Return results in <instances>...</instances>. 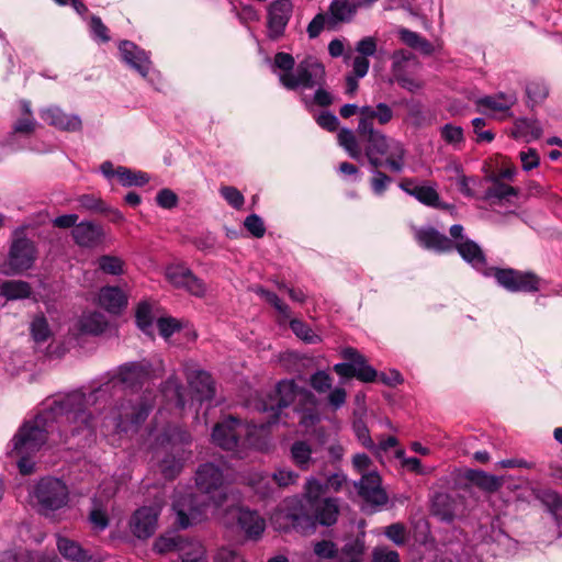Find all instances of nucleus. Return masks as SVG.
Segmentation results:
<instances>
[{
  "label": "nucleus",
  "mask_w": 562,
  "mask_h": 562,
  "mask_svg": "<svg viewBox=\"0 0 562 562\" xmlns=\"http://www.w3.org/2000/svg\"><path fill=\"white\" fill-rule=\"evenodd\" d=\"M165 479L173 480L182 470V459L173 454H167L159 464Z\"/></svg>",
  "instance_id": "nucleus-46"
},
{
  "label": "nucleus",
  "mask_w": 562,
  "mask_h": 562,
  "mask_svg": "<svg viewBox=\"0 0 562 562\" xmlns=\"http://www.w3.org/2000/svg\"><path fill=\"white\" fill-rule=\"evenodd\" d=\"M153 409V404L139 397L136 402L131 398H122L111 411L106 417L115 432H127L137 430L138 427L147 419Z\"/></svg>",
  "instance_id": "nucleus-6"
},
{
  "label": "nucleus",
  "mask_w": 562,
  "mask_h": 562,
  "mask_svg": "<svg viewBox=\"0 0 562 562\" xmlns=\"http://www.w3.org/2000/svg\"><path fill=\"white\" fill-rule=\"evenodd\" d=\"M272 481L281 488L295 485L300 479V474L288 468H278L271 475Z\"/></svg>",
  "instance_id": "nucleus-50"
},
{
  "label": "nucleus",
  "mask_w": 562,
  "mask_h": 562,
  "mask_svg": "<svg viewBox=\"0 0 562 562\" xmlns=\"http://www.w3.org/2000/svg\"><path fill=\"white\" fill-rule=\"evenodd\" d=\"M372 168L373 176L370 179V188L375 195L382 196L387 190L389 184L392 183L393 179L387 173L381 171L380 168Z\"/></svg>",
  "instance_id": "nucleus-47"
},
{
  "label": "nucleus",
  "mask_w": 562,
  "mask_h": 562,
  "mask_svg": "<svg viewBox=\"0 0 562 562\" xmlns=\"http://www.w3.org/2000/svg\"><path fill=\"white\" fill-rule=\"evenodd\" d=\"M182 562H207L205 549L200 541L193 542L191 547L181 557Z\"/></svg>",
  "instance_id": "nucleus-62"
},
{
  "label": "nucleus",
  "mask_w": 562,
  "mask_h": 562,
  "mask_svg": "<svg viewBox=\"0 0 562 562\" xmlns=\"http://www.w3.org/2000/svg\"><path fill=\"white\" fill-rule=\"evenodd\" d=\"M75 243L83 248H95L102 244L104 232L101 225L89 221L78 223L71 231Z\"/></svg>",
  "instance_id": "nucleus-23"
},
{
  "label": "nucleus",
  "mask_w": 562,
  "mask_h": 562,
  "mask_svg": "<svg viewBox=\"0 0 562 562\" xmlns=\"http://www.w3.org/2000/svg\"><path fill=\"white\" fill-rule=\"evenodd\" d=\"M250 428L241 419L228 416L215 424L212 441L220 448L240 457L241 450L249 445Z\"/></svg>",
  "instance_id": "nucleus-8"
},
{
  "label": "nucleus",
  "mask_w": 562,
  "mask_h": 562,
  "mask_svg": "<svg viewBox=\"0 0 562 562\" xmlns=\"http://www.w3.org/2000/svg\"><path fill=\"white\" fill-rule=\"evenodd\" d=\"M41 117L45 123L60 131L78 132L82 128V122L78 115L67 114L58 106L42 110Z\"/></svg>",
  "instance_id": "nucleus-22"
},
{
  "label": "nucleus",
  "mask_w": 562,
  "mask_h": 562,
  "mask_svg": "<svg viewBox=\"0 0 562 562\" xmlns=\"http://www.w3.org/2000/svg\"><path fill=\"white\" fill-rule=\"evenodd\" d=\"M292 2L290 0H276L268 8V37L272 41L283 36L285 27L292 14Z\"/></svg>",
  "instance_id": "nucleus-16"
},
{
  "label": "nucleus",
  "mask_w": 562,
  "mask_h": 562,
  "mask_svg": "<svg viewBox=\"0 0 562 562\" xmlns=\"http://www.w3.org/2000/svg\"><path fill=\"white\" fill-rule=\"evenodd\" d=\"M214 562H245V560L235 549L223 547L217 550Z\"/></svg>",
  "instance_id": "nucleus-64"
},
{
  "label": "nucleus",
  "mask_w": 562,
  "mask_h": 562,
  "mask_svg": "<svg viewBox=\"0 0 562 562\" xmlns=\"http://www.w3.org/2000/svg\"><path fill=\"white\" fill-rule=\"evenodd\" d=\"M492 180H493V186L490 187L485 191L484 198L486 200H490V199L503 200V199H508L509 196H516L518 194L517 189H515L514 187L499 181V179H497L495 177H493Z\"/></svg>",
  "instance_id": "nucleus-45"
},
{
  "label": "nucleus",
  "mask_w": 562,
  "mask_h": 562,
  "mask_svg": "<svg viewBox=\"0 0 562 562\" xmlns=\"http://www.w3.org/2000/svg\"><path fill=\"white\" fill-rule=\"evenodd\" d=\"M33 495L41 507V512L46 514L66 505L68 487L61 480L47 476L37 482Z\"/></svg>",
  "instance_id": "nucleus-13"
},
{
  "label": "nucleus",
  "mask_w": 562,
  "mask_h": 562,
  "mask_svg": "<svg viewBox=\"0 0 562 562\" xmlns=\"http://www.w3.org/2000/svg\"><path fill=\"white\" fill-rule=\"evenodd\" d=\"M382 480L376 471L363 473L360 481L355 483L359 496L371 505L383 506L389 497L382 488Z\"/></svg>",
  "instance_id": "nucleus-17"
},
{
  "label": "nucleus",
  "mask_w": 562,
  "mask_h": 562,
  "mask_svg": "<svg viewBox=\"0 0 562 562\" xmlns=\"http://www.w3.org/2000/svg\"><path fill=\"white\" fill-rule=\"evenodd\" d=\"M535 497L540 501L554 517L559 532L562 536V497L551 488H539L533 492Z\"/></svg>",
  "instance_id": "nucleus-32"
},
{
  "label": "nucleus",
  "mask_w": 562,
  "mask_h": 562,
  "mask_svg": "<svg viewBox=\"0 0 562 562\" xmlns=\"http://www.w3.org/2000/svg\"><path fill=\"white\" fill-rule=\"evenodd\" d=\"M341 357L346 362H339L334 366V371L342 379L356 378L363 383L374 382L378 371L368 363V360L356 348L347 347L342 349Z\"/></svg>",
  "instance_id": "nucleus-11"
},
{
  "label": "nucleus",
  "mask_w": 562,
  "mask_h": 562,
  "mask_svg": "<svg viewBox=\"0 0 562 562\" xmlns=\"http://www.w3.org/2000/svg\"><path fill=\"white\" fill-rule=\"evenodd\" d=\"M67 441L68 432L56 425V415L49 398H46L38 413L19 427L11 445L13 453L35 454L47 442L58 445Z\"/></svg>",
  "instance_id": "nucleus-3"
},
{
  "label": "nucleus",
  "mask_w": 562,
  "mask_h": 562,
  "mask_svg": "<svg viewBox=\"0 0 562 562\" xmlns=\"http://www.w3.org/2000/svg\"><path fill=\"white\" fill-rule=\"evenodd\" d=\"M159 515L158 506H143L135 510L130 521L132 533L138 539L151 537L156 531Z\"/></svg>",
  "instance_id": "nucleus-19"
},
{
  "label": "nucleus",
  "mask_w": 562,
  "mask_h": 562,
  "mask_svg": "<svg viewBox=\"0 0 562 562\" xmlns=\"http://www.w3.org/2000/svg\"><path fill=\"white\" fill-rule=\"evenodd\" d=\"M151 363L147 360L126 362L119 367L115 376L94 389L90 397L97 401L100 395L111 392L119 384L128 389L142 387L151 378Z\"/></svg>",
  "instance_id": "nucleus-7"
},
{
  "label": "nucleus",
  "mask_w": 562,
  "mask_h": 562,
  "mask_svg": "<svg viewBox=\"0 0 562 562\" xmlns=\"http://www.w3.org/2000/svg\"><path fill=\"white\" fill-rule=\"evenodd\" d=\"M187 380L199 402L211 401L215 394V385L211 374L204 370H193L187 373Z\"/></svg>",
  "instance_id": "nucleus-24"
},
{
  "label": "nucleus",
  "mask_w": 562,
  "mask_h": 562,
  "mask_svg": "<svg viewBox=\"0 0 562 562\" xmlns=\"http://www.w3.org/2000/svg\"><path fill=\"white\" fill-rule=\"evenodd\" d=\"M454 249L461 258L477 272L482 273L484 277H492V271H494L496 267L487 266L484 251L474 240L465 238L462 241H456Z\"/></svg>",
  "instance_id": "nucleus-21"
},
{
  "label": "nucleus",
  "mask_w": 562,
  "mask_h": 562,
  "mask_svg": "<svg viewBox=\"0 0 562 562\" xmlns=\"http://www.w3.org/2000/svg\"><path fill=\"white\" fill-rule=\"evenodd\" d=\"M339 515V499L325 497L308 507L297 496L284 499L281 508L276 515L281 520V528L285 531L292 529L297 532L310 535L316 530L318 525L330 527L337 522Z\"/></svg>",
  "instance_id": "nucleus-2"
},
{
  "label": "nucleus",
  "mask_w": 562,
  "mask_h": 562,
  "mask_svg": "<svg viewBox=\"0 0 562 562\" xmlns=\"http://www.w3.org/2000/svg\"><path fill=\"white\" fill-rule=\"evenodd\" d=\"M467 479L487 493L497 492L504 484L503 477L488 474L482 470H469L467 472Z\"/></svg>",
  "instance_id": "nucleus-34"
},
{
  "label": "nucleus",
  "mask_w": 562,
  "mask_h": 562,
  "mask_svg": "<svg viewBox=\"0 0 562 562\" xmlns=\"http://www.w3.org/2000/svg\"><path fill=\"white\" fill-rule=\"evenodd\" d=\"M90 31H91L92 37L97 41H100L102 43H108L111 40L110 35H109V29L102 22L101 18H99L97 15H92L90 18Z\"/></svg>",
  "instance_id": "nucleus-57"
},
{
  "label": "nucleus",
  "mask_w": 562,
  "mask_h": 562,
  "mask_svg": "<svg viewBox=\"0 0 562 562\" xmlns=\"http://www.w3.org/2000/svg\"><path fill=\"white\" fill-rule=\"evenodd\" d=\"M515 101L516 98L514 95L498 93L495 95H485L480 98L476 101V104L494 112H505L514 105Z\"/></svg>",
  "instance_id": "nucleus-39"
},
{
  "label": "nucleus",
  "mask_w": 562,
  "mask_h": 562,
  "mask_svg": "<svg viewBox=\"0 0 562 562\" xmlns=\"http://www.w3.org/2000/svg\"><path fill=\"white\" fill-rule=\"evenodd\" d=\"M414 237L417 244L438 254L454 250V241L432 226L415 227Z\"/></svg>",
  "instance_id": "nucleus-20"
},
{
  "label": "nucleus",
  "mask_w": 562,
  "mask_h": 562,
  "mask_svg": "<svg viewBox=\"0 0 562 562\" xmlns=\"http://www.w3.org/2000/svg\"><path fill=\"white\" fill-rule=\"evenodd\" d=\"M244 226L256 238H261L266 234L265 223L257 214L248 215L245 218Z\"/></svg>",
  "instance_id": "nucleus-59"
},
{
  "label": "nucleus",
  "mask_w": 562,
  "mask_h": 562,
  "mask_svg": "<svg viewBox=\"0 0 562 562\" xmlns=\"http://www.w3.org/2000/svg\"><path fill=\"white\" fill-rule=\"evenodd\" d=\"M115 173L123 187H143L149 182V176L146 172L127 167L119 166Z\"/></svg>",
  "instance_id": "nucleus-40"
},
{
  "label": "nucleus",
  "mask_w": 562,
  "mask_h": 562,
  "mask_svg": "<svg viewBox=\"0 0 562 562\" xmlns=\"http://www.w3.org/2000/svg\"><path fill=\"white\" fill-rule=\"evenodd\" d=\"M123 60L135 69L139 75L146 77L150 69V60L145 50L140 49L131 41H122L119 46Z\"/></svg>",
  "instance_id": "nucleus-26"
},
{
  "label": "nucleus",
  "mask_w": 562,
  "mask_h": 562,
  "mask_svg": "<svg viewBox=\"0 0 562 562\" xmlns=\"http://www.w3.org/2000/svg\"><path fill=\"white\" fill-rule=\"evenodd\" d=\"M292 462L302 471H307L313 463L312 448L304 440H296L290 448Z\"/></svg>",
  "instance_id": "nucleus-35"
},
{
  "label": "nucleus",
  "mask_w": 562,
  "mask_h": 562,
  "mask_svg": "<svg viewBox=\"0 0 562 562\" xmlns=\"http://www.w3.org/2000/svg\"><path fill=\"white\" fill-rule=\"evenodd\" d=\"M221 195L236 210H240L245 203L244 195L235 187L225 186L220 189Z\"/></svg>",
  "instance_id": "nucleus-56"
},
{
  "label": "nucleus",
  "mask_w": 562,
  "mask_h": 562,
  "mask_svg": "<svg viewBox=\"0 0 562 562\" xmlns=\"http://www.w3.org/2000/svg\"><path fill=\"white\" fill-rule=\"evenodd\" d=\"M50 407L56 415V425L68 432L70 437L94 431V418L87 411V396L81 390H75L64 395L49 397Z\"/></svg>",
  "instance_id": "nucleus-5"
},
{
  "label": "nucleus",
  "mask_w": 562,
  "mask_h": 562,
  "mask_svg": "<svg viewBox=\"0 0 562 562\" xmlns=\"http://www.w3.org/2000/svg\"><path fill=\"white\" fill-rule=\"evenodd\" d=\"M325 492V484L312 476L305 482L303 495L297 497L306 504V507H308L319 501H323L322 495Z\"/></svg>",
  "instance_id": "nucleus-42"
},
{
  "label": "nucleus",
  "mask_w": 562,
  "mask_h": 562,
  "mask_svg": "<svg viewBox=\"0 0 562 562\" xmlns=\"http://www.w3.org/2000/svg\"><path fill=\"white\" fill-rule=\"evenodd\" d=\"M36 260V247L34 241L26 237H20L12 241L5 274H21L29 270Z\"/></svg>",
  "instance_id": "nucleus-15"
},
{
  "label": "nucleus",
  "mask_w": 562,
  "mask_h": 562,
  "mask_svg": "<svg viewBox=\"0 0 562 562\" xmlns=\"http://www.w3.org/2000/svg\"><path fill=\"white\" fill-rule=\"evenodd\" d=\"M393 110L383 102L376 106L364 105L359 110L357 134L342 127L337 135L341 146L350 158L361 160L366 156L369 165L376 168H386L393 173L403 172L406 165V149L400 140L389 137L374 127V120L385 125L393 119Z\"/></svg>",
  "instance_id": "nucleus-1"
},
{
  "label": "nucleus",
  "mask_w": 562,
  "mask_h": 562,
  "mask_svg": "<svg viewBox=\"0 0 562 562\" xmlns=\"http://www.w3.org/2000/svg\"><path fill=\"white\" fill-rule=\"evenodd\" d=\"M366 546L364 540L360 537L348 540L338 550V557L340 562H361L364 554Z\"/></svg>",
  "instance_id": "nucleus-38"
},
{
  "label": "nucleus",
  "mask_w": 562,
  "mask_h": 562,
  "mask_svg": "<svg viewBox=\"0 0 562 562\" xmlns=\"http://www.w3.org/2000/svg\"><path fill=\"white\" fill-rule=\"evenodd\" d=\"M273 69L281 70L279 82L288 90L313 89L325 83V67L314 56H306L295 67L294 57L284 52H279L273 57Z\"/></svg>",
  "instance_id": "nucleus-4"
},
{
  "label": "nucleus",
  "mask_w": 562,
  "mask_h": 562,
  "mask_svg": "<svg viewBox=\"0 0 562 562\" xmlns=\"http://www.w3.org/2000/svg\"><path fill=\"white\" fill-rule=\"evenodd\" d=\"M123 60L135 69L139 75L146 77L150 69V60L145 50L140 49L131 41H122L119 46Z\"/></svg>",
  "instance_id": "nucleus-27"
},
{
  "label": "nucleus",
  "mask_w": 562,
  "mask_h": 562,
  "mask_svg": "<svg viewBox=\"0 0 562 562\" xmlns=\"http://www.w3.org/2000/svg\"><path fill=\"white\" fill-rule=\"evenodd\" d=\"M352 428H353L357 439L361 442V445L363 447H366L369 450L376 449V447L370 436L369 428L362 419L355 420Z\"/></svg>",
  "instance_id": "nucleus-54"
},
{
  "label": "nucleus",
  "mask_w": 562,
  "mask_h": 562,
  "mask_svg": "<svg viewBox=\"0 0 562 562\" xmlns=\"http://www.w3.org/2000/svg\"><path fill=\"white\" fill-rule=\"evenodd\" d=\"M161 391L168 395L169 393L172 394V396L176 400V405L178 408L183 409L186 406V400H184V387L180 380L177 378V375L172 374L170 375L162 384H161Z\"/></svg>",
  "instance_id": "nucleus-44"
},
{
  "label": "nucleus",
  "mask_w": 562,
  "mask_h": 562,
  "mask_svg": "<svg viewBox=\"0 0 562 562\" xmlns=\"http://www.w3.org/2000/svg\"><path fill=\"white\" fill-rule=\"evenodd\" d=\"M431 513L442 521H452L456 516L453 497L445 492L436 493L431 502Z\"/></svg>",
  "instance_id": "nucleus-33"
},
{
  "label": "nucleus",
  "mask_w": 562,
  "mask_h": 562,
  "mask_svg": "<svg viewBox=\"0 0 562 562\" xmlns=\"http://www.w3.org/2000/svg\"><path fill=\"white\" fill-rule=\"evenodd\" d=\"M333 380L325 371L315 372L310 380L311 386L318 393H325L331 389Z\"/></svg>",
  "instance_id": "nucleus-60"
},
{
  "label": "nucleus",
  "mask_w": 562,
  "mask_h": 562,
  "mask_svg": "<svg viewBox=\"0 0 562 562\" xmlns=\"http://www.w3.org/2000/svg\"><path fill=\"white\" fill-rule=\"evenodd\" d=\"M206 502L192 493L177 497L172 504L177 515V525L186 529L201 521L206 514Z\"/></svg>",
  "instance_id": "nucleus-14"
},
{
  "label": "nucleus",
  "mask_w": 562,
  "mask_h": 562,
  "mask_svg": "<svg viewBox=\"0 0 562 562\" xmlns=\"http://www.w3.org/2000/svg\"><path fill=\"white\" fill-rule=\"evenodd\" d=\"M358 3L349 0H333L329 13L334 23L350 22L357 12Z\"/></svg>",
  "instance_id": "nucleus-37"
},
{
  "label": "nucleus",
  "mask_w": 562,
  "mask_h": 562,
  "mask_svg": "<svg viewBox=\"0 0 562 562\" xmlns=\"http://www.w3.org/2000/svg\"><path fill=\"white\" fill-rule=\"evenodd\" d=\"M123 60L135 69L139 75L146 77L150 69V60L145 50L140 49L131 41H122L119 46Z\"/></svg>",
  "instance_id": "nucleus-25"
},
{
  "label": "nucleus",
  "mask_w": 562,
  "mask_h": 562,
  "mask_svg": "<svg viewBox=\"0 0 562 562\" xmlns=\"http://www.w3.org/2000/svg\"><path fill=\"white\" fill-rule=\"evenodd\" d=\"M237 522L246 537L252 540L259 539L266 528L265 519L256 512L246 508L238 509Z\"/></svg>",
  "instance_id": "nucleus-29"
},
{
  "label": "nucleus",
  "mask_w": 562,
  "mask_h": 562,
  "mask_svg": "<svg viewBox=\"0 0 562 562\" xmlns=\"http://www.w3.org/2000/svg\"><path fill=\"white\" fill-rule=\"evenodd\" d=\"M314 553L319 559H335L338 557V548L330 540H321L314 544Z\"/></svg>",
  "instance_id": "nucleus-61"
},
{
  "label": "nucleus",
  "mask_w": 562,
  "mask_h": 562,
  "mask_svg": "<svg viewBox=\"0 0 562 562\" xmlns=\"http://www.w3.org/2000/svg\"><path fill=\"white\" fill-rule=\"evenodd\" d=\"M98 266L106 274L120 276L123 273L124 262L116 256L103 255L98 259Z\"/></svg>",
  "instance_id": "nucleus-49"
},
{
  "label": "nucleus",
  "mask_w": 562,
  "mask_h": 562,
  "mask_svg": "<svg viewBox=\"0 0 562 562\" xmlns=\"http://www.w3.org/2000/svg\"><path fill=\"white\" fill-rule=\"evenodd\" d=\"M296 389L297 386L294 381L282 380L277 384L272 393L257 402L256 408L261 413L268 414L267 426L279 422L281 409L290 406L295 401Z\"/></svg>",
  "instance_id": "nucleus-10"
},
{
  "label": "nucleus",
  "mask_w": 562,
  "mask_h": 562,
  "mask_svg": "<svg viewBox=\"0 0 562 562\" xmlns=\"http://www.w3.org/2000/svg\"><path fill=\"white\" fill-rule=\"evenodd\" d=\"M548 87L542 81H530L526 86L528 103H530L531 106L542 102L548 97Z\"/></svg>",
  "instance_id": "nucleus-48"
},
{
  "label": "nucleus",
  "mask_w": 562,
  "mask_h": 562,
  "mask_svg": "<svg viewBox=\"0 0 562 562\" xmlns=\"http://www.w3.org/2000/svg\"><path fill=\"white\" fill-rule=\"evenodd\" d=\"M372 562H401L400 554L387 548H375L372 552Z\"/></svg>",
  "instance_id": "nucleus-63"
},
{
  "label": "nucleus",
  "mask_w": 562,
  "mask_h": 562,
  "mask_svg": "<svg viewBox=\"0 0 562 562\" xmlns=\"http://www.w3.org/2000/svg\"><path fill=\"white\" fill-rule=\"evenodd\" d=\"M195 484L200 492L210 495L216 508L224 504L227 495L224 491L225 474L221 464L215 462L200 464L195 471Z\"/></svg>",
  "instance_id": "nucleus-9"
},
{
  "label": "nucleus",
  "mask_w": 562,
  "mask_h": 562,
  "mask_svg": "<svg viewBox=\"0 0 562 562\" xmlns=\"http://www.w3.org/2000/svg\"><path fill=\"white\" fill-rule=\"evenodd\" d=\"M195 540H189L180 535L173 532H167L159 536L154 544L153 550L158 554H165L168 552L177 551L180 553V558L191 547Z\"/></svg>",
  "instance_id": "nucleus-28"
},
{
  "label": "nucleus",
  "mask_w": 562,
  "mask_h": 562,
  "mask_svg": "<svg viewBox=\"0 0 562 562\" xmlns=\"http://www.w3.org/2000/svg\"><path fill=\"white\" fill-rule=\"evenodd\" d=\"M100 305L112 314H120L127 305V296L119 286H104L99 294Z\"/></svg>",
  "instance_id": "nucleus-31"
},
{
  "label": "nucleus",
  "mask_w": 562,
  "mask_h": 562,
  "mask_svg": "<svg viewBox=\"0 0 562 562\" xmlns=\"http://www.w3.org/2000/svg\"><path fill=\"white\" fill-rule=\"evenodd\" d=\"M57 549L66 560L72 562H101L100 560H95L93 555L77 541L66 537H58Z\"/></svg>",
  "instance_id": "nucleus-30"
},
{
  "label": "nucleus",
  "mask_w": 562,
  "mask_h": 562,
  "mask_svg": "<svg viewBox=\"0 0 562 562\" xmlns=\"http://www.w3.org/2000/svg\"><path fill=\"white\" fill-rule=\"evenodd\" d=\"M192 271L181 265L170 266L166 270V277L176 288H183Z\"/></svg>",
  "instance_id": "nucleus-52"
},
{
  "label": "nucleus",
  "mask_w": 562,
  "mask_h": 562,
  "mask_svg": "<svg viewBox=\"0 0 562 562\" xmlns=\"http://www.w3.org/2000/svg\"><path fill=\"white\" fill-rule=\"evenodd\" d=\"M108 326L105 317L101 313H91L80 321V328L83 333L100 335Z\"/></svg>",
  "instance_id": "nucleus-43"
},
{
  "label": "nucleus",
  "mask_w": 562,
  "mask_h": 562,
  "mask_svg": "<svg viewBox=\"0 0 562 562\" xmlns=\"http://www.w3.org/2000/svg\"><path fill=\"white\" fill-rule=\"evenodd\" d=\"M398 188L426 206L446 209V205L440 203V196L437 192L436 183L419 184L416 178H403L398 182Z\"/></svg>",
  "instance_id": "nucleus-18"
},
{
  "label": "nucleus",
  "mask_w": 562,
  "mask_h": 562,
  "mask_svg": "<svg viewBox=\"0 0 562 562\" xmlns=\"http://www.w3.org/2000/svg\"><path fill=\"white\" fill-rule=\"evenodd\" d=\"M515 137L530 136L531 139H538L542 135V127L537 120L528 117H519L515 121Z\"/></svg>",
  "instance_id": "nucleus-41"
},
{
  "label": "nucleus",
  "mask_w": 562,
  "mask_h": 562,
  "mask_svg": "<svg viewBox=\"0 0 562 562\" xmlns=\"http://www.w3.org/2000/svg\"><path fill=\"white\" fill-rule=\"evenodd\" d=\"M492 273L497 284L509 292L535 293L541 289L542 279L532 271L496 267Z\"/></svg>",
  "instance_id": "nucleus-12"
},
{
  "label": "nucleus",
  "mask_w": 562,
  "mask_h": 562,
  "mask_svg": "<svg viewBox=\"0 0 562 562\" xmlns=\"http://www.w3.org/2000/svg\"><path fill=\"white\" fill-rule=\"evenodd\" d=\"M78 202L81 207L89 211L98 213H105L108 211V205L93 194H82L79 196Z\"/></svg>",
  "instance_id": "nucleus-58"
},
{
  "label": "nucleus",
  "mask_w": 562,
  "mask_h": 562,
  "mask_svg": "<svg viewBox=\"0 0 562 562\" xmlns=\"http://www.w3.org/2000/svg\"><path fill=\"white\" fill-rule=\"evenodd\" d=\"M0 293L9 301L22 300L31 295L32 289L26 281L8 280L0 285Z\"/></svg>",
  "instance_id": "nucleus-36"
},
{
  "label": "nucleus",
  "mask_w": 562,
  "mask_h": 562,
  "mask_svg": "<svg viewBox=\"0 0 562 562\" xmlns=\"http://www.w3.org/2000/svg\"><path fill=\"white\" fill-rule=\"evenodd\" d=\"M136 324L146 334L150 333L153 326L151 307L148 303L142 302L136 310Z\"/></svg>",
  "instance_id": "nucleus-53"
},
{
  "label": "nucleus",
  "mask_w": 562,
  "mask_h": 562,
  "mask_svg": "<svg viewBox=\"0 0 562 562\" xmlns=\"http://www.w3.org/2000/svg\"><path fill=\"white\" fill-rule=\"evenodd\" d=\"M384 535L396 546H404L407 541L406 528L401 522L387 526Z\"/></svg>",
  "instance_id": "nucleus-55"
},
{
  "label": "nucleus",
  "mask_w": 562,
  "mask_h": 562,
  "mask_svg": "<svg viewBox=\"0 0 562 562\" xmlns=\"http://www.w3.org/2000/svg\"><path fill=\"white\" fill-rule=\"evenodd\" d=\"M290 328L300 339L307 344H315L319 340V337L313 333L312 328L300 319H291Z\"/></svg>",
  "instance_id": "nucleus-51"
}]
</instances>
